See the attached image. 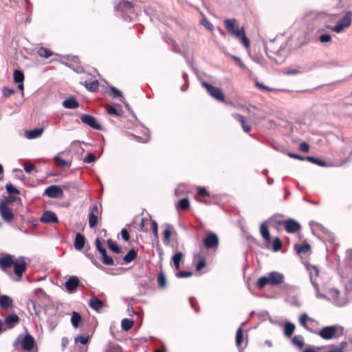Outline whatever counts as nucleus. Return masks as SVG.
<instances>
[{
	"label": "nucleus",
	"mask_w": 352,
	"mask_h": 352,
	"mask_svg": "<svg viewBox=\"0 0 352 352\" xmlns=\"http://www.w3.org/2000/svg\"><path fill=\"white\" fill-rule=\"evenodd\" d=\"M224 27L228 33L233 37L240 39L241 43L245 48H249L250 42L245 36L244 27H239L236 19H229L224 21Z\"/></svg>",
	"instance_id": "f257e3e1"
},
{
	"label": "nucleus",
	"mask_w": 352,
	"mask_h": 352,
	"mask_svg": "<svg viewBox=\"0 0 352 352\" xmlns=\"http://www.w3.org/2000/svg\"><path fill=\"white\" fill-rule=\"evenodd\" d=\"M283 274L272 272L267 276L260 277L256 282V287L259 289H263L266 285L272 287L278 286L284 282Z\"/></svg>",
	"instance_id": "f03ea898"
},
{
	"label": "nucleus",
	"mask_w": 352,
	"mask_h": 352,
	"mask_svg": "<svg viewBox=\"0 0 352 352\" xmlns=\"http://www.w3.org/2000/svg\"><path fill=\"white\" fill-rule=\"evenodd\" d=\"M303 265L309 274V278L312 286L316 292V298H326V295L320 292L318 275L319 270L317 266L311 265L307 261L303 262Z\"/></svg>",
	"instance_id": "7ed1b4c3"
},
{
	"label": "nucleus",
	"mask_w": 352,
	"mask_h": 352,
	"mask_svg": "<svg viewBox=\"0 0 352 352\" xmlns=\"http://www.w3.org/2000/svg\"><path fill=\"white\" fill-rule=\"evenodd\" d=\"M344 329L342 326L334 324L322 327L318 335L324 340L338 338L343 335Z\"/></svg>",
	"instance_id": "20e7f679"
},
{
	"label": "nucleus",
	"mask_w": 352,
	"mask_h": 352,
	"mask_svg": "<svg viewBox=\"0 0 352 352\" xmlns=\"http://www.w3.org/2000/svg\"><path fill=\"white\" fill-rule=\"evenodd\" d=\"M324 294L326 295V298H322L327 299L336 306H344L348 302V300L345 296H340V292L337 289H330L328 290L327 294Z\"/></svg>",
	"instance_id": "39448f33"
},
{
	"label": "nucleus",
	"mask_w": 352,
	"mask_h": 352,
	"mask_svg": "<svg viewBox=\"0 0 352 352\" xmlns=\"http://www.w3.org/2000/svg\"><path fill=\"white\" fill-rule=\"evenodd\" d=\"M352 22V12L347 11L344 15L340 19L337 24L332 28V30L336 33H340L346 28H349Z\"/></svg>",
	"instance_id": "423d86ee"
},
{
	"label": "nucleus",
	"mask_w": 352,
	"mask_h": 352,
	"mask_svg": "<svg viewBox=\"0 0 352 352\" xmlns=\"http://www.w3.org/2000/svg\"><path fill=\"white\" fill-rule=\"evenodd\" d=\"M202 86L207 90L208 93L215 100L220 102H225L224 94L219 87H214L212 85L206 82H202Z\"/></svg>",
	"instance_id": "0eeeda50"
},
{
	"label": "nucleus",
	"mask_w": 352,
	"mask_h": 352,
	"mask_svg": "<svg viewBox=\"0 0 352 352\" xmlns=\"http://www.w3.org/2000/svg\"><path fill=\"white\" fill-rule=\"evenodd\" d=\"M102 210L97 204L94 205L91 208L89 214V226L91 228H94L98 224V220L102 218Z\"/></svg>",
	"instance_id": "6e6552de"
},
{
	"label": "nucleus",
	"mask_w": 352,
	"mask_h": 352,
	"mask_svg": "<svg viewBox=\"0 0 352 352\" xmlns=\"http://www.w3.org/2000/svg\"><path fill=\"white\" fill-rule=\"evenodd\" d=\"M0 215L6 223H11L14 219V213L6 201H0Z\"/></svg>",
	"instance_id": "1a4fd4ad"
},
{
	"label": "nucleus",
	"mask_w": 352,
	"mask_h": 352,
	"mask_svg": "<svg viewBox=\"0 0 352 352\" xmlns=\"http://www.w3.org/2000/svg\"><path fill=\"white\" fill-rule=\"evenodd\" d=\"M95 245L97 250L100 252L101 254V260L102 262L107 265H114V261L111 257L109 256L107 254V250L102 247V243L101 241L97 238L95 241Z\"/></svg>",
	"instance_id": "9d476101"
},
{
	"label": "nucleus",
	"mask_w": 352,
	"mask_h": 352,
	"mask_svg": "<svg viewBox=\"0 0 352 352\" xmlns=\"http://www.w3.org/2000/svg\"><path fill=\"white\" fill-rule=\"evenodd\" d=\"M27 263L23 257L19 258L14 261V273L18 276V280H20L23 274L27 270Z\"/></svg>",
	"instance_id": "9b49d317"
},
{
	"label": "nucleus",
	"mask_w": 352,
	"mask_h": 352,
	"mask_svg": "<svg viewBox=\"0 0 352 352\" xmlns=\"http://www.w3.org/2000/svg\"><path fill=\"white\" fill-rule=\"evenodd\" d=\"M219 240L217 235L212 232L207 233L203 240L204 245L207 249L217 248L219 245Z\"/></svg>",
	"instance_id": "f8f14e48"
},
{
	"label": "nucleus",
	"mask_w": 352,
	"mask_h": 352,
	"mask_svg": "<svg viewBox=\"0 0 352 352\" xmlns=\"http://www.w3.org/2000/svg\"><path fill=\"white\" fill-rule=\"evenodd\" d=\"M298 292L294 287L287 285V302L290 305L296 307H300V302L298 299Z\"/></svg>",
	"instance_id": "ddd939ff"
},
{
	"label": "nucleus",
	"mask_w": 352,
	"mask_h": 352,
	"mask_svg": "<svg viewBox=\"0 0 352 352\" xmlns=\"http://www.w3.org/2000/svg\"><path fill=\"white\" fill-rule=\"evenodd\" d=\"M44 195L50 198H61L63 197V190L58 186L51 185L45 188Z\"/></svg>",
	"instance_id": "4468645a"
},
{
	"label": "nucleus",
	"mask_w": 352,
	"mask_h": 352,
	"mask_svg": "<svg viewBox=\"0 0 352 352\" xmlns=\"http://www.w3.org/2000/svg\"><path fill=\"white\" fill-rule=\"evenodd\" d=\"M80 120L83 124H85L94 129H102L100 124L93 116L89 114H82L80 117Z\"/></svg>",
	"instance_id": "2eb2a0df"
},
{
	"label": "nucleus",
	"mask_w": 352,
	"mask_h": 352,
	"mask_svg": "<svg viewBox=\"0 0 352 352\" xmlns=\"http://www.w3.org/2000/svg\"><path fill=\"white\" fill-rule=\"evenodd\" d=\"M35 345V341L30 334H26L21 342V346L23 350L30 352Z\"/></svg>",
	"instance_id": "dca6fc26"
},
{
	"label": "nucleus",
	"mask_w": 352,
	"mask_h": 352,
	"mask_svg": "<svg viewBox=\"0 0 352 352\" xmlns=\"http://www.w3.org/2000/svg\"><path fill=\"white\" fill-rule=\"evenodd\" d=\"M14 261V257L11 254L3 256L0 257V268L5 271L13 265Z\"/></svg>",
	"instance_id": "f3484780"
},
{
	"label": "nucleus",
	"mask_w": 352,
	"mask_h": 352,
	"mask_svg": "<svg viewBox=\"0 0 352 352\" xmlns=\"http://www.w3.org/2000/svg\"><path fill=\"white\" fill-rule=\"evenodd\" d=\"M19 316L15 314H10L5 318L3 324L6 325L7 329H12L19 322Z\"/></svg>",
	"instance_id": "a211bd4d"
},
{
	"label": "nucleus",
	"mask_w": 352,
	"mask_h": 352,
	"mask_svg": "<svg viewBox=\"0 0 352 352\" xmlns=\"http://www.w3.org/2000/svg\"><path fill=\"white\" fill-rule=\"evenodd\" d=\"M80 284L79 279L77 276L70 277L65 283L67 290L69 292L75 291Z\"/></svg>",
	"instance_id": "6ab92c4d"
},
{
	"label": "nucleus",
	"mask_w": 352,
	"mask_h": 352,
	"mask_svg": "<svg viewBox=\"0 0 352 352\" xmlns=\"http://www.w3.org/2000/svg\"><path fill=\"white\" fill-rule=\"evenodd\" d=\"M109 94L113 98H120V101L123 102L124 104L125 107H126V109L129 111H130V106L126 102L125 98H124V97L122 95V93L120 90H118L116 87H112L110 88Z\"/></svg>",
	"instance_id": "aec40b11"
},
{
	"label": "nucleus",
	"mask_w": 352,
	"mask_h": 352,
	"mask_svg": "<svg viewBox=\"0 0 352 352\" xmlns=\"http://www.w3.org/2000/svg\"><path fill=\"white\" fill-rule=\"evenodd\" d=\"M41 221L44 223H58V219L56 214L52 211H45L41 218Z\"/></svg>",
	"instance_id": "412c9836"
},
{
	"label": "nucleus",
	"mask_w": 352,
	"mask_h": 352,
	"mask_svg": "<svg viewBox=\"0 0 352 352\" xmlns=\"http://www.w3.org/2000/svg\"><path fill=\"white\" fill-rule=\"evenodd\" d=\"M13 77L14 82L18 84L19 89L23 91L24 74L23 72L19 69H15L14 71Z\"/></svg>",
	"instance_id": "4be33fe9"
},
{
	"label": "nucleus",
	"mask_w": 352,
	"mask_h": 352,
	"mask_svg": "<svg viewBox=\"0 0 352 352\" xmlns=\"http://www.w3.org/2000/svg\"><path fill=\"white\" fill-rule=\"evenodd\" d=\"M88 305L96 311H100L104 306V302L98 299L96 296H93L88 302Z\"/></svg>",
	"instance_id": "5701e85b"
},
{
	"label": "nucleus",
	"mask_w": 352,
	"mask_h": 352,
	"mask_svg": "<svg viewBox=\"0 0 352 352\" xmlns=\"http://www.w3.org/2000/svg\"><path fill=\"white\" fill-rule=\"evenodd\" d=\"M197 193L195 197L196 199L199 202L204 203V204H207L208 202L202 199V198H206V197H210L209 192L207 190V189L205 187H201V186H198L197 188Z\"/></svg>",
	"instance_id": "b1692460"
},
{
	"label": "nucleus",
	"mask_w": 352,
	"mask_h": 352,
	"mask_svg": "<svg viewBox=\"0 0 352 352\" xmlns=\"http://www.w3.org/2000/svg\"><path fill=\"white\" fill-rule=\"evenodd\" d=\"M193 263L195 265L196 270L200 271L206 267V258L200 254H196L194 256Z\"/></svg>",
	"instance_id": "393cba45"
},
{
	"label": "nucleus",
	"mask_w": 352,
	"mask_h": 352,
	"mask_svg": "<svg viewBox=\"0 0 352 352\" xmlns=\"http://www.w3.org/2000/svg\"><path fill=\"white\" fill-rule=\"evenodd\" d=\"M232 117L240 122L243 131L245 133H249L251 131L252 127L250 124L246 123L245 119L243 116L239 113H234L232 115Z\"/></svg>",
	"instance_id": "a878e982"
},
{
	"label": "nucleus",
	"mask_w": 352,
	"mask_h": 352,
	"mask_svg": "<svg viewBox=\"0 0 352 352\" xmlns=\"http://www.w3.org/2000/svg\"><path fill=\"white\" fill-rule=\"evenodd\" d=\"M13 300L7 295H1L0 296V307L4 309H8L12 307Z\"/></svg>",
	"instance_id": "bb28decb"
},
{
	"label": "nucleus",
	"mask_w": 352,
	"mask_h": 352,
	"mask_svg": "<svg viewBox=\"0 0 352 352\" xmlns=\"http://www.w3.org/2000/svg\"><path fill=\"white\" fill-rule=\"evenodd\" d=\"M301 228L300 224L293 219H287V232L294 233Z\"/></svg>",
	"instance_id": "cd10ccee"
},
{
	"label": "nucleus",
	"mask_w": 352,
	"mask_h": 352,
	"mask_svg": "<svg viewBox=\"0 0 352 352\" xmlns=\"http://www.w3.org/2000/svg\"><path fill=\"white\" fill-rule=\"evenodd\" d=\"M63 106L66 109H76L79 107V102L74 97H70L63 101Z\"/></svg>",
	"instance_id": "c85d7f7f"
},
{
	"label": "nucleus",
	"mask_w": 352,
	"mask_h": 352,
	"mask_svg": "<svg viewBox=\"0 0 352 352\" xmlns=\"http://www.w3.org/2000/svg\"><path fill=\"white\" fill-rule=\"evenodd\" d=\"M85 237L80 233H77L74 239V247L77 250H81L85 246Z\"/></svg>",
	"instance_id": "c756f323"
},
{
	"label": "nucleus",
	"mask_w": 352,
	"mask_h": 352,
	"mask_svg": "<svg viewBox=\"0 0 352 352\" xmlns=\"http://www.w3.org/2000/svg\"><path fill=\"white\" fill-rule=\"evenodd\" d=\"M274 224L279 229H286V219L282 216L274 215L272 219Z\"/></svg>",
	"instance_id": "7c9ffc66"
},
{
	"label": "nucleus",
	"mask_w": 352,
	"mask_h": 352,
	"mask_svg": "<svg viewBox=\"0 0 352 352\" xmlns=\"http://www.w3.org/2000/svg\"><path fill=\"white\" fill-rule=\"evenodd\" d=\"M292 344L295 348L302 350L305 346L303 337L299 335L294 336L292 339Z\"/></svg>",
	"instance_id": "2f4dec72"
},
{
	"label": "nucleus",
	"mask_w": 352,
	"mask_h": 352,
	"mask_svg": "<svg viewBox=\"0 0 352 352\" xmlns=\"http://www.w3.org/2000/svg\"><path fill=\"white\" fill-rule=\"evenodd\" d=\"M261 234L266 243L271 241L268 226L265 223H262L260 228Z\"/></svg>",
	"instance_id": "473e14b6"
},
{
	"label": "nucleus",
	"mask_w": 352,
	"mask_h": 352,
	"mask_svg": "<svg viewBox=\"0 0 352 352\" xmlns=\"http://www.w3.org/2000/svg\"><path fill=\"white\" fill-rule=\"evenodd\" d=\"M82 85L90 91H97L99 88V82L97 80L92 81H85Z\"/></svg>",
	"instance_id": "72a5a7b5"
},
{
	"label": "nucleus",
	"mask_w": 352,
	"mask_h": 352,
	"mask_svg": "<svg viewBox=\"0 0 352 352\" xmlns=\"http://www.w3.org/2000/svg\"><path fill=\"white\" fill-rule=\"evenodd\" d=\"M138 256V251L135 249H131L124 256L123 261L124 263H129L135 260Z\"/></svg>",
	"instance_id": "f704fd0d"
},
{
	"label": "nucleus",
	"mask_w": 352,
	"mask_h": 352,
	"mask_svg": "<svg viewBox=\"0 0 352 352\" xmlns=\"http://www.w3.org/2000/svg\"><path fill=\"white\" fill-rule=\"evenodd\" d=\"M103 352H122V349L118 344L109 342Z\"/></svg>",
	"instance_id": "c9c22d12"
},
{
	"label": "nucleus",
	"mask_w": 352,
	"mask_h": 352,
	"mask_svg": "<svg viewBox=\"0 0 352 352\" xmlns=\"http://www.w3.org/2000/svg\"><path fill=\"white\" fill-rule=\"evenodd\" d=\"M82 321L81 315L77 311H73L71 318L72 324L74 328H78Z\"/></svg>",
	"instance_id": "e433bc0d"
},
{
	"label": "nucleus",
	"mask_w": 352,
	"mask_h": 352,
	"mask_svg": "<svg viewBox=\"0 0 352 352\" xmlns=\"http://www.w3.org/2000/svg\"><path fill=\"white\" fill-rule=\"evenodd\" d=\"M43 132V128H36L30 131H27L26 136L29 139L36 138L41 135Z\"/></svg>",
	"instance_id": "4c0bfd02"
},
{
	"label": "nucleus",
	"mask_w": 352,
	"mask_h": 352,
	"mask_svg": "<svg viewBox=\"0 0 352 352\" xmlns=\"http://www.w3.org/2000/svg\"><path fill=\"white\" fill-rule=\"evenodd\" d=\"M106 109H107L108 114H109V115H113L116 117L122 116L123 111L119 110L112 105L107 104L106 106Z\"/></svg>",
	"instance_id": "58836bf2"
},
{
	"label": "nucleus",
	"mask_w": 352,
	"mask_h": 352,
	"mask_svg": "<svg viewBox=\"0 0 352 352\" xmlns=\"http://www.w3.org/2000/svg\"><path fill=\"white\" fill-rule=\"evenodd\" d=\"M177 210H186L190 207V201L188 198H184L179 201L176 205Z\"/></svg>",
	"instance_id": "ea45409f"
},
{
	"label": "nucleus",
	"mask_w": 352,
	"mask_h": 352,
	"mask_svg": "<svg viewBox=\"0 0 352 352\" xmlns=\"http://www.w3.org/2000/svg\"><path fill=\"white\" fill-rule=\"evenodd\" d=\"M310 249H311V246L308 243H305L301 245L296 244L295 245V250L298 254H300L302 253H307L310 251Z\"/></svg>",
	"instance_id": "a19ab883"
},
{
	"label": "nucleus",
	"mask_w": 352,
	"mask_h": 352,
	"mask_svg": "<svg viewBox=\"0 0 352 352\" xmlns=\"http://www.w3.org/2000/svg\"><path fill=\"white\" fill-rule=\"evenodd\" d=\"M183 258V254L180 252L175 254L172 258V261L174 263V266L176 270H179L180 267V263Z\"/></svg>",
	"instance_id": "79ce46f5"
},
{
	"label": "nucleus",
	"mask_w": 352,
	"mask_h": 352,
	"mask_svg": "<svg viewBox=\"0 0 352 352\" xmlns=\"http://www.w3.org/2000/svg\"><path fill=\"white\" fill-rule=\"evenodd\" d=\"M243 341V329L242 327H240L236 333V344L238 348L241 346L242 342Z\"/></svg>",
	"instance_id": "37998d69"
},
{
	"label": "nucleus",
	"mask_w": 352,
	"mask_h": 352,
	"mask_svg": "<svg viewBox=\"0 0 352 352\" xmlns=\"http://www.w3.org/2000/svg\"><path fill=\"white\" fill-rule=\"evenodd\" d=\"M172 226L170 225H167L166 229L163 232V238L164 243H168L170 241L171 234H172Z\"/></svg>",
	"instance_id": "c03bdc74"
},
{
	"label": "nucleus",
	"mask_w": 352,
	"mask_h": 352,
	"mask_svg": "<svg viewBox=\"0 0 352 352\" xmlns=\"http://www.w3.org/2000/svg\"><path fill=\"white\" fill-rule=\"evenodd\" d=\"M306 160L311 163L317 164L318 166H320L324 167V166H327V163L324 161H322L320 159L315 157L307 156Z\"/></svg>",
	"instance_id": "a18cd8bd"
},
{
	"label": "nucleus",
	"mask_w": 352,
	"mask_h": 352,
	"mask_svg": "<svg viewBox=\"0 0 352 352\" xmlns=\"http://www.w3.org/2000/svg\"><path fill=\"white\" fill-rule=\"evenodd\" d=\"M109 248L116 254L122 252L121 248L111 239L107 241Z\"/></svg>",
	"instance_id": "49530a36"
},
{
	"label": "nucleus",
	"mask_w": 352,
	"mask_h": 352,
	"mask_svg": "<svg viewBox=\"0 0 352 352\" xmlns=\"http://www.w3.org/2000/svg\"><path fill=\"white\" fill-rule=\"evenodd\" d=\"M38 54L41 57L47 58L50 57L53 54V53L50 50L44 47H41L38 50Z\"/></svg>",
	"instance_id": "de8ad7c7"
},
{
	"label": "nucleus",
	"mask_w": 352,
	"mask_h": 352,
	"mask_svg": "<svg viewBox=\"0 0 352 352\" xmlns=\"http://www.w3.org/2000/svg\"><path fill=\"white\" fill-rule=\"evenodd\" d=\"M134 322L128 318H124L121 322L122 328L124 331L130 330L133 326Z\"/></svg>",
	"instance_id": "09e8293b"
},
{
	"label": "nucleus",
	"mask_w": 352,
	"mask_h": 352,
	"mask_svg": "<svg viewBox=\"0 0 352 352\" xmlns=\"http://www.w3.org/2000/svg\"><path fill=\"white\" fill-rule=\"evenodd\" d=\"M133 7V3L128 0H122L118 6V9L124 10L131 9Z\"/></svg>",
	"instance_id": "8fccbe9b"
},
{
	"label": "nucleus",
	"mask_w": 352,
	"mask_h": 352,
	"mask_svg": "<svg viewBox=\"0 0 352 352\" xmlns=\"http://www.w3.org/2000/svg\"><path fill=\"white\" fill-rule=\"evenodd\" d=\"M304 72H305V70L300 66H296L294 68H287V75H294L296 74H302Z\"/></svg>",
	"instance_id": "3c124183"
},
{
	"label": "nucleus",
	"mask_w": 352,
	"mask_h": 352,
	"mask_svg": "<svg viewBox=\"0 0 352 352\" xmlns=\"http://www.w3.org/2000/svg\"><path fill=\"white\" fill-rule=\"evenodd\" d=\"M347 346V342L342 341L338 346H333V348L327 352H343L344 349Z\"/></svg>",
	"instance_id": "603ef678"
},
{
	"label": "nucleus",
	"mask_w": 352,
	"mask_h": 352,
	"mask_svg": "<svg viewBox=\"0 0 352 352\" xmlns=\"http://www.w3.org/2000/svg\"><path fill=\"white\" fill-rule=\"evenodd\" d=\"M90 340V337L89 336H84L82 335H79L76 337L75 338V342L76 343H80L83 345L87 344Z\"/></svg>",
	"instance_id": "864d4df0"
},
{
	"label": "nucleus",
	"mask_w": 352,
	"mask_h": 352,
	"mask_svg": "<svg viewBox=\"0 0 352 352\" xmlns=\"http://www.w3.org/2000/svg\"><path fill=\"white\" fill-rule=\"evenodd\" d=\"M157 283L158 286L160 288H164L166 285V280L165 275L163 273H161L157 276Z\"/></svg>",
	"instance_id": "5fc2aeb1"
},
{
	"label": "nucleus",
	"mask_w": 352,
	"mask_h": 352,
	"mask_svg": "<svg viewBox=\"0 0 352 352\" xmlns=\"http://www.w3.org/2000/svg\"><path fill=\"white\" fill-rule=\"evenodd\" d=\"M6 188L7 190V192L10 195L12 194H19L20 191L16 188L11 183H8L6 186Z\"/></svg>",
	"instance_id": "6e6d98bb"
},
{
	"label": "nucleus",
	"mask_w": 352,
	"mask_h": 352,
	"mask_svg": "<svg viewBox=\"0 0 352 352\" xmlns=\"http://www.w3.org/2000/svg\"><path fill=\"white\" fill-rule=\"evenodd\" d=\"M272 245H273V250L274 252L278 251L282 248V242H281V241L280 240L279 238L276 237L274 239Z\"/></svg>",
	"instance_id": "4d7b16f0"
},
{
	"label": "nucleus",
	"mask_w": 352,
	"mask_h": 352,
	"mask_svg": "<svg viewBox=\"0 0 352 352\" xmlns=\"http://www.w3.org/2000/svg\"><path fill=\"white\" fill-rule=\"evenodd\" d=\"M96 160V156L94 154L91 153H89L87 154V155L85 156V157L83 159V162L85 163H92L94 162H95Z\"/></svg>",
	"instance_id": "13d9d810"
},
{
	"label": "nucleus",
	"mask_w": 352,
	"mask_h": 352,
	"mask_svg": "<svg viewBox=\"0 0 352 352\" xmlns=\"http://www.w3.org/2000/svg\"><path fill=\"white\" fill-rule=\"evenodd\" d=\"M151 229L155 237H158V226L156 221H152L151 223Z\"/></svg>",
	"instance_id": "bf43d9fd"
},
{
	"label": "nucleus",
	"mask_w": 352,
	"mask_h": 352,
	"mask_svg": "<svg viewBox=\"0 0 352 352\" xmlns=\"http://www.w3.org/2000/svg\"><path fill=\"white\" fill-rule=\"evenodd\" d=\"M319 41L321 43H329L331 41V36L329 34H323L319 36Z\"/></svg>",
	"instance_id": "052dcab7"
},
{
	"label": "nucleus",
	"mask_w": 352,
	"mask_h": 352,
	"mask_svg": "<svg viewBox=\"0 0 352 352\" xmlns=\"http://www.w3.org/2000/svg\"><path fill=\"white\" fill-rule=\"evenodd\" d=\"M120 235H121L122 239L124 241L128 242L129 241L130 235H129V232L127 231V230L126 228H123L121 230Z\"/></svg>",
	"instance_id": "680f3d73"
},
{
	"label": "nucleus",
	"mask_w": 352,
	"mask_h": 352,
	"mask_svg": "<svg viewBox=\"0 0 352 352\" xmlns=\"http://www.w3.org/2000/svg\"><path fill=\"white\" fill-rule=\"evenodd\" d=\"M189 301L190 303L191 307L195 310L196 312L199 311V307L197 305V302L196 301V299L195 297H190L189 298Z\"/></svg>",
	"instance_id": "e2e57ef3"
},
{
	"label": "nucleus",
	"mask_w": 352,
	"mask_h": 352,
	"mask_svg": "<svg viewBox=\"0 0 352 352\" xmlns=\"http://www.w3.org/2000/svg\"><path fill=\"white\" fill-rule=\"evenodd\" d=\"M192 275V273L188 271H181L176 274L177 278H187L191 276Z\"/></svg>",
	"instance_id": "0e129e2a"
},
{
	"label": "nucleus",
	"mask_w": 352,
	"mask_h": 352,
	"mask_svg": "<svg viewBox=\"0 0 352 352\" xmlns=\"http://www.w3.org/2000/svg\"><path fill=\"white\" fill-rule=\"evenodd\" d=\"M54 160L56 162V165H58L59 166L64 167V166H66L67 165V162L65 160H63V159H62V158H60V157H59L58 156H56L54 158Z\"/></svg>",
	"instance_id": "69168bd1"
},
{
	"label": "nucleus",
	"mask_w": 352,
	"mask_h": 352,
	"mask_svg": "<svg viewBox=\"0 0 352 352\" xmlns=\"http://www.w3.org/2000/svg\"><path fill=\"white\" fill-rule=\"evenodd\" d=\"M14 93V90L12 88L4 87L3 89V94L5 97H9Z\"/></svg>",
	"instance_id": "338daca9"
},
{
	"label": "nucleus",
	"mask_w": 352,
	"mask_h": 352,
	"mask_svg": "<svg viewBox=\"0 0 352 352\" xmlns=\"http://www.w3.org/2000/svg\"><path fill=\"white\" fill-rule=\"evenodd\" d=\"M309 145L306 142H302L299 146V150L300 151L307 153L309 151Z\"/></svg>",
	"instance_id": "774afa93"
}]
</instances>
